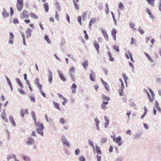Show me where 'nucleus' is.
Listing matches in <instances>:
<instances>
[{
    "mask_svg": "<svg viewBox=\"0 0 161 161\" xmlns=\"http://www.w3.org/2000/svg\"><path fill=\"white\" fill-rule=\"evenodd\" d=\"M36 126L38 127L36 129L37 132L42 136L43 135L42 130L44 129L42 124L39 122H38V123H36Z\"/></svg>",
    "mask_w": 161,
    "mask_h": 161,
    "instance_id": "1",
    "label": "nucleus"
},
{
    "mask_svg": "<svg viewBox=\"0 0 161 161\" xmlns=\"http://www.w3.org/2000/svg\"><path fill=\"white\" fill-rule=\"evenodd\" d=\"M24 5L23 0H17L16 7L18 10L20 11L22 10Z\"/></svg>",
    "mask_w": 161,
    "mask_h": 161,
    "instance_id": "2",
    "label": "nucleus"
},
{
    "mask_svg": "<svg viewBox=\"0 0 161 161\" xmlns=\"http://www.w3.org/2000/svg\"><path fill=\"white\" fill-rule=\"evenodd\" d=\"M75 69L74 67H72L70 68L69 70V75L70 76L71 78L73 80H74V76L73 74L75 73Z\"/></svg>",
    "mask_w": 161,
    "mask_h": 161,
    "instance_id": "3",
    "label": "nucleus"
},
{
    "mask_svg": "<svg viewBox=\"0 0 161 161\" xmlns=\"http://www.w3.org/2000/svg\"><path fill=\"white\" fill-rule=\"evenodd\" d=\"M149 92H150V93L152 97L150 96H150H148L149 99L150 100V101L151 102H153V101L154 100V97L155 96V94L153 92L152 90L151 89H149Z\"/></svg>",
    "mask_w": 161,
    "mask_h": 161,
    "instance_id": "4",
    "label": "nucleus"
},
{
    "mask_svg": "<svg viewBox=\"0 0 161 161\" xmlns=\"http://www.w3.org/2000/svg\"><path fill=\"white\" fill-rule=\"evenodd\" d=\"M28 109H21L20 111V114L22 117H23L25 114H28Z\"/></svg>",
    "mask_w": 161,
    "mask_h": 161,
    "instance_id": "5",
    "label": "nucleus"
},
{
    "mask_svg": "<svg viewBox=\"0 0 161 161\" xmlns=\"http://www.w3.org/2000/svg\"><path fill=\"white\" fill-rule=\"evenodd\" d=\"M121 137L120 136H119L116 138L114 141H115L117 143H118L119 146H120L122 143V142L121 141Z\"/></svg>",
    "mask_w": 161,
    "mask_h": 161,
    "instance_id": "6",
    "label": "nucleus"
},
{
    "mask_svg": "<svg viewBox=\"0 0 161 161\" xmlns=\"http://www.w3.org/2000/svg\"><path fill=\"white\" fill-rule=\"evenodd\" d=\"M22 16L23 18H27L29 16V13L27 11L24 10L23 12Z\"/></svg>",
    "mask_w": 161,
    "mask_h": 161,
    "instance_id": "7",
    "label": "nucleus"
},
{
    "mask_svg": "<svg viewBox=\"0 0 161 161\" xmlns=\"http://www.w3.org/2000/svg\"><path fill=\"white\" fill-rule=\"evenodd\" d=\"M101 31L104 37L105 38L106 40L108 41V37L106 31H105L103 29Z\"/></svg>",
    "mask_w": 161,
    "mask_h": 161,
    "instance_id": "8",
    "label": "nucleus"
},
{
    "mask_svg": "<svg viewBox=\"0 0 161 161\" xmlns=\"http://www.w3.org/2000/svg\"><path fill=\"white\" fill-rule=\"evenodd\" d=\"M94 47L96 48L97 52L99 53V44L97 43V41H95L94 42Z\"/></svg>",
    "mask_w": 161,
    "mask_h": 161,
    "instance_id": "9",
    "label": "nucleus"
},
{
    "mask_svg": "<svg viewBox=\"0 0 161 161\" xmlns=\"http://www.w3.org/2000/svg\"><path fill=\"white\" fill-rule=\"evenodd\" d=\"M48 81L50 83H51L52 81V72L49 71V75H48Z\"/></svg>",
    "mask_w": 161,
    "mask_h": 161,
    "instance_id": "10",
    "label": "nucleus"
},
{
    "mask_svg": "<svg viewBox=\"0 0 161 161\" xmlns=\"http://www.w3.org/2000/svg\"><path fill=\"white\" fill-rule=\"evenodd\" d=\"M76 87L77 86L75 84L73 83L72 85L71 88L72 89V93H74L76 92Z\"/></svg>",
    "mask_w": 161,
    "mask_h": 161,
    "instance_id": "11",
    "label": "nucleus"
},
{
    "mask_svg": "<svg viewBox=\"0 0 161 161\" xmlns=\"http://www.w3.org/2000/svg\"><path fill=\"white\" fill-rule=\"evenodd\" d=\"M101 80H102V82L103 85L104 86L105 88L106 89V90L107 91H108L109 89V88L108 86V85L107 83L106 82L104 81L103 80H102V79H101Z\"/></svg>",
    "mask_w": 161,
    "mask_h": 161,
    "instance_id": "12",
    "label": "nucleus"
},
{
    "mask_svg": "<svg viewBox=\"0 0 161 161\" xmlns=\"http://www.w3.org/2000/svg\"><path fill=\"white\" fill-rule=\"evenodd\" d=\"M2 14L3 17L5 18H7L9 16V13L6 10H4Z\"/></svg>",
    "mask_w": 161,
    "mask_h": 161,
    "instance_id": "13",
    "label": "nucleus"
},
{
    "mask_svg": "<svg viewBox=\"0 0 161 161\" xmlns=\"http://www.w3.org/2000/svg\"><path fill=\"white\" fill-rule=\"evenodd\" d=\"M31 31L30 29H28L25 32L26 37H29L31 36Z\"/></svg>",
    "mask_w": 161,
    "mask_h": 161,
    "instance_id": "14",
    "label": "nucleus"
},
{
    "mask_svg": "<svg viewBox=\"0 0 161 161\" xmlns=\"http://www.w3.org/2000/svg\"><path fill=\"white\" fill-rule=\"evenodd\" d=\"M116 31L115 29H113L112 32L111 34L113 36V38L114 40H116Z\"/></svg>",
    "mask_w": 161,
    "mask_h": 161,
    "instance_id": "15",
    "label": "nucleus"
},
{
    "mask_svg": "<svg viewBox=\"0 0 161 161\" xmlns=\"http://www.w3.org/2000/svg\"><path fill=\"white\" fill-rule=\"evenodd\" d=\"M43 7L46 12H47L49 9V6L47 3H46L43 4Z\"/></svg>",
    "mask_w": 161,
    "mask_h": 161,
    "instance_id": "16",
    "label": "nucleus"
},
{
    "mask_svg": "<svg viewBox=\"0 0 161 161\" xmlns=\"http://www.w3.org/2000/svg\"><path fill=\"white\" fill-rule=\"evenodd\" d=\"M34 143V140L32 138H29L28 141L27 142V144L29 145H31L33 144Z\"/></svg>",
    "mask_w": 161,
    "mask_h": 161,
    "instance_id": "17",
    "label": "nucleus"
},
{
    "mask_svg": "<svg viewBox=\"0 0 161 161\" xmlns=\"http://www.w3.org/2000/svg\"><path fill=\"white\" fill-rule=\"evenodd\" d=\"M96 21V19L94 18H92L91 19L89 24V28L91 29V27L92 25V24L94 23Z\"/></svg>",
    "mask_w": 161,
    "mask_h": 161,
    "instance_id": "18",
    "label": "nucleus"
},
{
    "mask_svg": "<svg viewBox=\"0 0 161 161\" xmlns=\"http://www.w3.org/2000/svg\"><path fill=\"white\" fill-rule=\"evenodd\" d=\"M92 73H91L90 75V78L91 80L94 81H95V78H94V73H93V71H91Z\"/></svg>",
    "mask_w": 161,
    "mask_h": 161,
    "instance_id": "19",
    "label": "nucleus"
},
{
    "mask_svg": "<svg viewBox=\"0 0 161 161\" xmlns=\"http://www.w3.org/2000/svg\"><path fill=\"white\" fill-rule=\"evenodd\" d=\"M29 14L31 17L32 18L36 19L38 18V16L34 13L31 12Z\"/></svg>",
    "mask_w": 161,
    "mask_h": 161,
    "instance_id": "20",
    "label": "nucleus"
},
{
    "mask_svg": "<svg viewBox=\"0 0 161 161\" xmlns=\"http://www.w3.org/2000/svg\"><path fill=\"white\" fill-rule=\"evenodd\" d=\"M59 74L60 78L63 81H65L66 80V79L64 77L63 74L61 73H60V72H59Z\"/></svg>",
    "mask_w": 161,
    "mask_h": 161,
    "instance_id": "21",
    "label": "nucleus"
},
{
    "mask_svg": "<svg viewBox=\"0 0 161 161\" xmlns=\"http://www.w3.org/2000/svg\"><path fill=\"white\" fill-rule=\"evenodd\" d=\"M122 75L124 80L125 83L126 85V86H127V80L128 78L125 73H123Z\"/></svg>",
    "mask_w": 161,
    "mask_h": 161,
    "instance_id": "22",
    "label": "nucleus"
},
{
    "mask_svg": "<svg viewBox=\"0 0 161 161\" xmlns=\"http://www.w3.org/2000/svg\"><path fill=\"white\" fill-rule=\"evenodd\" d=\"M6 113L5 112H3L2 114L1 117L5 121L7 122L8 119L6 117Z\"/></svg>",
    "mask_w": 161,
    "mask_h": 161,
    "instance_id": "23",
    "label": "nucleus"
},
{
    "mask_svg": "<svg viewBox=\"0 0 161 161\" xmlns=\"http://www.w3.org/2000/svg\"><path fill=\"white\" fill-rule=\"evenodd\" d=\"M108 53L109 58V60L112 62L114 61V58L112 57L111 53L110 52H108Z\"/></svg>",
    "mask_w": 161,
    "mask_h": 161,
    "instance_id": "24",
    "label": "nucleus"
},
{
    "mask_svg": "<svg viewBox=\"0 0 161 161\" xmlns=\"http://www.w3.org/2000/svg\"><path fill=\"white\" fill-rule=\"evenodd\" d=\"M155 0H147V1L149 4L152 6H153L154 5Z\"/></svg>",
    "mask_w": 161,
    "mask_h": 161,
    "instance_id": "25",
    "label": "nucleus"
},
{
    "mask_svg": "<svg viewBox=\"0 0 161 161\" xmlns=\"http://www.w3.org/2000/svg\"><path fill=\"white\" fill-rule=\"evenodd\" d=\"M9 120L12 123V124L13 126H14L16 125L15 123L14 122V119L12 117H9Z\"/></svg>",
    "mask_w": 161,
    "mask_h": 161,
    "instance_id": "26",
    "label": "nucleus"
},
{
    "mask_svg": "<svg viewBox=\"0 0 161 161\" xmlns=\"http://www.w3.org/2000/svg\"><path fill=\"white\" fill-rule=\"evenodd\" d=\"M16 80L18 83V84L19 86L22 88L23 87V84L21 82L20 79L18 78H17Z\"/></svg>",
    "mask_w": 161,
    "mask_h": 161,
    "instance_id": "27",
    "label": "nucleus"
},
{
    "mask_svg": "<svg viewBox=\"0 0 161 161\" xmlns=\"http://www.w3.org/2000/svg\"><path fill=\"white\" fill-rule=\"evenodd\" d=\"M62 142L64 144L66 145L67 147H69L70 146L69 144L68 141L66 139H62Z\"/></svg>",
    "mask_w": 161,
    "mask_h": 161,
    "instance_id": "28",
    "label": "nucleus"
},
{
    "mask_svg": "<svg viewBox=\"0 0 161 161\" xmlns=\"http://www.w3.org/2000/svg\"><path fill=\"white\" fill-rule=\"evenodd\" d=\"M146 12L150 16V17H151L152 18H154L153 16L152 15V14L150 12V10L149 8H147L146 9Z\"/></svg>",
    "mask_w": 161,
    "mask_h": 161,
    "instance_id": "29",
    "label": "nucleus"
},
{
    "mask_svg": "<svg viewBox=\"0 0 161 161\" xmlns=\"http://www.w3.org/2000/svg\"><path fill=\"white\" fill-rule=\"evenodd\" d=\"M145 55L146 56V57H147L148 60L151 61L152 63H153V60L152 59V58L150 57V56L147 53H144Z\"/></svg>",
    "mask_w": 161,
    "mask_h": 161,
    "instance_id": "30",
    "label": "nucleus"
},
{
    "mask_svg": "<svg viewBox=\"0 0 161 161\" xmlns=\"http://www.w3.org/2000/svg\"><path fill=\"white\" fill-rule=\"evenodd\" d=\"M31 114H32V118L34 121L35 124H36V123H38V122H36V118L35 116V113L34 112H32Z\"/></svg>",
    "mask_w": 161,
    "mask_h": 161,
    "instance_id": "31",
    "label": "nucleus"
},
{
    "mask_svg": "<svg viewBox=\"0 0 161 161\" xmlns=\"http://www.w3.org/2000/svg\"><path fill=\"white\" fill-rule=\"evenodd\" d=\"M155 106L157 108V110L159 112L161 111V109L159 106L158 103L157 102H156L155 104Z\"/></svg>",
    "mask_w": 161,
    "mask_h": 161,
    "instance_id": "32",
    "label": "nucleus"
},
{
    "mask_svg": "<svg viewBox=\"0 0 161 161\" xmlns=\"http://www.w3.org/2000/svg\"><path fill=\"white\" fill-rule=\"evenodd\" d=\"M96 150L97 154H100L101 153L100 148L98 147L97 145L96 146Z\"/></svg>",
    "mask_w": 161,
    "mask_h": 161,
    "instance_id": "33",
    "label": "nucleus"
},
{
    "mask_svg": "<svg viewBox=\"0 0 161 161\" xmlns=\"http://www.w3.org/2000/svg\"><path fill=\"white\" fill-rule=\"evenodd\" d=\"M82 65L84 68H86L88 65V61L87 60L85 61L82 63Z\"/></svg>",
    "mask_w": 161,
    "mask_h": 161,
    "instance_id": "34",
    "label": "nucleus"
},
{
    "mask_svg": "<svg viewBox=\"0 0 161 161\" xmlns=\"http://www.w3.org/2000/svg\"><path fill=\"white\" fill-rule=\"evenodd\" d=\"M118 5L119 8L120 9H121V10L123 9V8H124V6L123 4L122 3L120 2L119 3Z\"/></svg>",
    "mask_w": 161,
    "mask_h": 161,
    "instance_id": "35",
    "label": "nucleus"
},
{
    "mask_svg": "<svg viewBox=\"0 0 161 161\" xmlns=\"http://www.w3.org/2000/svg\"><path fill=\"white\" fill-rule=\"evenodd\" d=\"M45 39L47 41L48 43L49 44L51 43V42L48 36L46 35L45 36Z\"/></svg>",
    "mask_w": 161,
    "mask_h": 161,
    "instance_id": "36",
    "label": "nucleus"
},
{
    "mask_svg": "<svg viewBox=\"0 0 161 161\" xmlns=\"http://www.w3.org/2000/svg\"><path fill=\"white\" fill-rule=\"evenodd\" d=\"M124 89L121 88L119 91V93L120 96H122L123 95V90Z\"/></svg>",
    "mask_w": 161,
    "mask_h": 161,
    "instance_id": "37",
    "label": "nucleus"
},
{
    "mask_svg": "<svg viewBox=\"0 0 161 161\" xmlns=\"http://www.w3.org/2000/svg\"><path fill=\"white\" fill-rule=\"evenodd\" d=\"M53 103L54 104L55 106L56 107V108L58 109L59 110H60V108L59 107V104L58 103H56L54 102H53Z\"/></svg>",
    "mask_w": 161,
    "mask_h": 161,
    "instance_id": "38",
    "label": "nucleus"
},
{
    "mask_svg": "<svg viewBox=\"0 0 161 161\" xmlns=\"http://www.w3.org/2000/svg\"><path fill=\"white\" fill-rule=\"evenodd\" d=\"M130 27L131 28H132L134 31L136 30V29L135 28V25L134 23H130Z\"/></svg>",
    "mask_w": 161,
    "mask_h": 161,
    "instance_id": "39",
    "label": "nucleus"
},
{
    "mask_svg": "<svg viewBox=\"0 0 161 161\" xmlns=\"http://www.w3.org/2000/svg\"><path fill=\"white\" fill-rule=\"evenodd\" d=\"M126 57L128 59H129L130 57L132 55L131 53L129 52L128 51L127 53L126 54Z\"/></svg>",
    "mask_w": 161,
    "mask_h": 161,
    "instance_id": "40",
    "label": "nucleus"
},
{
    "mask_svg": "<svg viewBox=\"0 0 161 161\" xmlns=\"http://www.w3.org/2000/svg\"><path fill=\"white\" fill-rule=\"evenodd\" d=\"M136 43V40L133 38H131L130 44L131 45L133 44L134 43Z\"/></svg>",
    "mask_w": 161,
    "mask_h": 161,
    "instance_id": "41",
    "label": "nucleus"
},
{
    "mask_svg": "<svg viewBox=\"0 0 161 161\" xmlns=\"http://www.w3.org/2000/svg\"><path fill=\"white\" fill-rule=\"evenodd\" d=\"M77 3H73L74 4V6L75 8L77 10H79L80 8L78 4Z\"/></svg>",
    "mask_w": 161,
    "mask_h": 161,
    "instance_id": "42",
    "label": "nucleus"
},
{
    "mask_svg": "<svg viewBox=\"0 0 161 161\" xmlns=\"http://www.w3.org/2000/svg\"><path fill=\"white\" fill-rule=\"evenodd\" d=\"M103 99L105 100L109 101L110 98L108 97H105L104 95H102Z\"/></svg>",
    "mask_w": 161,
    "mask_h": 161,
    "instance_id": "43",
    "label": "nucleus"
},
{
    "mask_svg": "<svg viewBox=\"0 0 161 161\" xmlns=\"http://www.w3.org/2000/svg\"><path fill=\"white\" fill-rule=\"evenodd\" d=\"M88 142L89 145L92 146V147H93L94 150L95 149V147L94 146L93 142L92 141H91L90 140H89Z\"/></svg>",
    "mask_w": 161,
    "mask_h": 161,
    "instance_id": "44",
    "label": "nucleus"
},
{
    "mask_svg": "<svg viewBox=\"0 0 161 161\" xmlns=\"http://www.w3.org/2000/svg\"><path fill=\"white\" fill-rule=\"evenodd\" d=\"M119 80L121 83V88L124 89V83H123V80H122V79H120Z\"/></svg>",
    "mask_w": 161,
    "mask_h": 161,
    "instance_id": "45",
    "label": "nucleus"
},
{
    "mask_svg": "<svg viewBox=\"0 0 161 161\" xmlns=\"http://www.w3.org/2000/svg\"><path fill=\"white\" fill-rule=\"evenodd\" d=\"M113 48L114 49L116 50L118 52H119V47L118 46H114L113 47Z\"/></svg>",
    "mask_w": 161,
    "mask_h": 161,
    "instance_id": "46",
    "label": "nucleus"
},
{
    "mask_svg": "<svg viewBox=\"0 0 161 161\" xmlns=\"http://www.w3.org/2000/svg\"><path fill=\"white\" fill-rule=\"evenodd\" d=\"M39 79L37 78H36L35 80L34 83L35 84H36V85H37V84H39Z\"/></svg>",
    "mask_w": 161,
    "mask_h": 161,
    "instance_id": "47",
    "label": "nucleus"
},
{
    "mask_svg": "<svg viewBox=\"0 0 161 161\" xmlns=\"http://www.w3.org/2000/svg\"><path fill=\"white\" fill-rule=\"evenodd\" d=\"M6 79L8 81V84H9V86H10L11 88L12 89V86L11 81H10L8 77L6 78Z\"/></svg>",
    "mask_w": 161,
    "mask_h": 161,
    "instance_id": "48",
    "label": "nucleus"
},
{
    "mask_svg": "<svg viewBox=\"0 0 161 161\" xmlns=\"http://www.w3.org/2000/svg\"><path fill=\"white\" fill-rule=\"evenodd\" d=\"M95 121L96 125L98 126V125H99V119L97 118H96L95 119Z\"/></svg>",
    "mask_w": 161,
    "mask_h": 161,
    "instance_id": "49",
    "label": "nucleus"
},
{
    "mask_svg": "<svg viewBox=\"0 0 161 161\" xmlns=\"http://www.w3.org/2000/svg\"><path fill=\"white\" fill-rule=\"evenodd\" d=\"M23 159L25 160H26L27 161H30V158L28 157L27 156H24L23 157Z\"/></svg>",
    "mask_w": 161,
    "mask_h": 161,
    "instance_id": "50",
    "label": "nucleus"
},
{
    "mask_svg": "<svg viewBox=\"0 0 161 161\" xmlns=\"http://www.w3.org/2000/svg\"><path fill=\"white\" fill-rule=\"evenodd\" d=\"M79 159L80 161H85V158L83 156H80L79 158Z\"/></svg>",
    "mask_w": 161,
    "mask_h": 161,
    "instance_id": "51",
    "label": "nucleus"
},
{
    "mask_svg": "<svg viewBox=\"0 0 161 161\" xmlns=\"http://www.w3.org/2000/svg\"><path fill=\"white\" fill-rule=\"evenodd\" d=\"M13 38H9V40L8 41V43L10 44H12L13 43Z\"/></svg>",
    "mask_w": 161,
    "mask_h": 161,
    "instance_id": "52",
    "label": "nucleus"
},
{
    "mask_svg": "<svg viewBox=\"0 0 161 161\" xmlns=\"http://www.w3.org/2000/svg\"><path fill=\"white\" fill-rule=\"evenodd\" d=\"M107 138L106 137L103 138L101 139V142L102 143L105 142L107 141Z\"/></svg>",
    "mask_w": 161,
    "mask_h": 161,
    "instance_id": "53",
    "label": "nucleus"
},
{
    "mask_svg": "<svg viewBox=\"0 0 161 161\" xmlns=\"http://www.w3.org/2000/svg\"><path fill=\"white\" fill-rule=\"evenodd\" d=\"M106 12L107 14H108L109 12V9L108 7V5L107 4H106Z\"/></svg>",
    "mask_w": 161,
    "mask_h": 161,
    "instance_id": "54",
    "label": "nucleus"
},
{
    "mask_svg": "<svg viewBox=\"0 0 161 161\" xmlns=\"http://www.w3.org/2000/svg\"><path fill=\"white\" fill-rule=\"evenodd\" d=\"M37 87L39 89L40 91H41V90H42V86L41 84H39L37 85Z\"/></svg>",
    "mask_w": 161,
    "mask_h": 161,
    "instance_id": "55",
    "label": "nucleus"
},
{
    "mask_svg": "<svg viewBox=\"0 0 161 161\" xmlns=\"http://www.w3.org/2000/svg\"><path fill=\"white\" fill-rule=\"evenodd\" d=\"M30 98L31 101L34 103L35 102V98L33 96H30Z\"/></svg>",
    "mask_w": 161,
    "mask_h": 161,
    "instance_id": "56",
    "label": "nucleus"
},
{
    "mask_svg": "<svg viewBox=\"0 0 161 161\" xmlns=\"http://www.w3.org/2000/svg\"><path fill=\"white\" fill-rule=\"evenodd\" d=\"M81 16H80L78 17V21L80 23V25H81Z\"/></svg>",
    "mask_w": 161,
    "mask_h": 161,
    "instance_id": "57",
    "label": "nucleus"
},
{
    "mask_svg": "<svg viewBox=\"0 0 161 161\" xmlns=\"http://www.w3.org/2000/svg\"><path fill=\"white\" fill-rule=\"evenodd\" d=\"M19 92L21 94L24 95L25 94V91L22 89H19Z\"/></svg>",
    "mask_w": 161,
    "mask_h": 161,
    "instance_id": "58",
    "label": "nucleus"
},
{
    "mask_svg": "<svg viewBox=\"0 0 161 161\" xmlns=\"http://www.w3.org/2000/svg\"><path fill=\"white\" fill-rule=\"evenodd\" d=\"M13 22L15 24L19 23V21L17 19H14Z\"/></svg>",
    "mask_w": 161,
    "mask_h": 161,
    "instance_id": "59",
    "label": "nucleus"
},
{
    "mask_svg": "<svg viewBox=\"0 0 161 161\" xmlns=\"http://www.w3.org/2000/svg\"><path fill=\"white\" fill-rule=\"evenodd\" d=\"M10 14L11 15H12L14 14V11L13 9V8L12 7L10 8Z\"/></svg>",
    "mask_w": 161,
    "mask_h": 161,
    "instance_id": "60",
    "label": "nucleus"
},
{
    "mask_svg": "<svg viewBox=\"0 0 161 161\" xmlns=\"http://www.w3.org/2000/svg\"><path fill=\"white\" fill-rule=\"evenodd\" d=\"M60 122L63 124H64L65 123V121L64 119L62 118L60 119Z\"/></svg>",
    "mask_w": 161,
    "mask_h": 161,
    "instance_id": "61",
    "label": "nucleus"
},
{
    "mask_svg": "<svg viewBox=\"0 0 161 161\" xmlns=\"http://www.w3.org/2000/svg\"><path fill=\"white\" fill-rule=\"evenodd\" d=\"M138 31L139 32L142 34H143L144 33V31L141 28H139L138 29Z\"/></svg>",
    "mask_w": 161,
    "mask_h": 161,
    "instance_id": "62",
    "label": "nucleus"
},
{
    "mask_svg": "<svg viewBox=\"0 0 161 161\" xmlns=\"http://www.w3.org/2000/svg\"><path fill=\"white\" fill-rule=\"evenodd\" d=\"M64 100V101L62 102V104L63 105H64L67 102V99L65 98L63 99Z\"/></svg>",
    "mask_w": 161,
    "mask_h": 161,
    "instance_id": "63",
    "label": "nucleus"
},
{
    "mask_svg": "<svg viewBox=\"0 0 161 161\" xmlns=\"http://www.w3.org/2000/svg\"><path fill=\"white\" fill-rule=\"evenodd\" d=\"M80 152V150L79 149H77L75 151V154L77 155L79 154Z\"/></svg>",
    "mask_w": 161,
    "mask_h": 161,
    "instance_id": "64",
    "label": "nucleus"
}]
</instances>
